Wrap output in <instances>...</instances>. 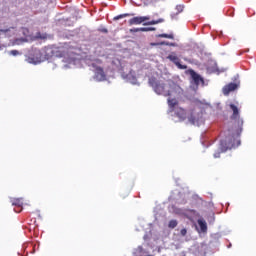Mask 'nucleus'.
Segmentation results:
<instances>
[{
  "instance_id": "1",
  "label": "nucleus",
  "mask_w": 256,
  "mask_h": 256,
  "mask_svg": "<svg viewBox=\"0 0 256 256\" xmlns=\"http://www.w3.org/2000/svg\"><path fill=\"white\" fill-rule=\"evenodd\" d=\"M229 107L232 111V115L230 116L231 124L225 132V138L220 141L221 153H225L226 151L241 145L239 137H241V133H243V119L241 118V113L239 112V107H237V105L231 103L229 104Z\"/></svg>"
},
{
  "instance_id": "2",
  "label": "nucleus",
  "mask_w": 256,
  "mask_h": 256,
  "mask_svg": "<svg viewBox=\"0 0 256 256\" xmlns=\"http://www.w3.org/2000/svg\"><path fill=\"white\" fill-rule=\"evenodd\" d=\"M149 83L151 87H153L157 95H163L164 97H171L172 95H181V91H183L181 87H179V85L172 84L167 86L164 83L157 81V79L155 78H150Z\"/></svg>"
},
{
  "instance_id": "3",
  "label": "nucleus",
  "mask_w": 256,
  "mask_h": 256,
  "mask_svg": "<svg viewBox=\"0 0 256 256\" xmlns=\"http://www.w3.org/2000/svg\"><path fill=\"white\" fill-rule=\"evenodd\" d=\"M47 51L49 49H33L29 55L26 57L27 63H31L32 65H37V63H42V61H45V59H49V55H47Z\"/></svg>"
},
{
  "instance_id": "4",
  "label": "nucleus",
  "mask_w": 256,
  "mask_h": 256,
  "mask_svg": "<svg viewBox=\"0 0 256 256\" xmlns=\"http://www.w3.org/2000/svg\"><path fill=\"white\" fill-rule=\"evenodd\" d=\"M167 59H169V61L174 63V65H176V67H178V69H187V65L181 64V60L179 59L177 54H175V52H172L171 54H169L167 56Z\"/></svg>"
},
{
  "instance_id": "5",
  "label": "nucleus",
  "mask_w": 256,
  "mask_h": 256,
  "mask_svg": "<svg viewBox=\"0 0 256 256\" xmlns=\"http://www.w3.org/2000/svg\"><path fill=\"white\" fill-rule=\"evenodd\" d=\"M151 17L149 16H136L128 20V24L131 25H141V23H145V21H149Z\"/></svg>"
},
{
  "instance_id": "6",
  "label": "nucleus",
  "mask_w": 256,
  "mask_h": 256,
  "mask_svg": "<svg viewBox=\"0 0 256 256\" xmlns=\"http://www.w3.org/2000/svg\"><path fill=\"white\" fill-rule=\"evenodd\" d=\"M176 117H178L179 121H185L187 119V111L185 109L179 107L174 110Z\"/></svg>"
},
{
  "instance_id": "7",
  "label": "nucleus",
  "mask_w": 256,
  "mask_h": 256,
  "mask_svg": "<svg viewBox=\"0 0 256 256\" xmlns=\"http://www.w3.org/2000/svg\"><path fill=\"white\" fill-rule=\"evenodd\" d=\"M95 77L98 81H105V79H107V76L105 75V71L101 67H96Z\"/></svg>"
},
{
  "instance_id": "8",
  "label": "nucleus",
  "mask_w": 256,
  "mask_h": 256,
  "mask_svg": "<svg viewBox=\"0 0 256 256\" xmlns=\"http://www.w3.org/2000/svg\"><path fill=\"white\" fill-rule=\"evenodd\" d=\"M238 85L236 83H229L228 85L223 87V95H229L232 91H235L237 89Z\"/></svg>"
},
{
  "instance_id": "9",
  "label": "nucleus",
  "mask_w": 256,
  "mask_h": 256,
  "mask_svg": "<svg viewBox=\"0 0 256 256\" xmlns=\"http://www.w3.org/2000/svg\"><path fill=\"white\" fill-rule=\"evenodd\" d=\"M167 103L170 113H173V111H175L177 109L176 107L179 105V101H177L175 98H168Z\"/></svg>"
},
{
  "instance_id": "10",
  "label": "nucleus",
  "mask_w": 256,
  "mask_h": 256,
  "mask_svg": "<svg viewBox=\"0 0 256 256\" xmlns=\"http://www.w3.org/2000/svg\"><path fill=\"white\" fill-rule=\"evenodd\" d=\"M184 215L186 219H189V221H195V219L199 217V213L196 210H188Z\"/></svg>"
},
{
  "instance_id": "11",
  "label": "nucleus",
  "mask_w": 256,
  "mask_h": 256,
  "mask_svg": "<svg viewBox=\"0 0 256 256\" xmlns=\"http://www.w3.org/2000/svg\"><path fill=\"white\" fill-rule=\"evenodd\" d=\"M191 78L193 79L195 85H199L200 83H203V78H201V75L197 74L195 71L190 72Z\"/></svg>"
},
{
  "instance_id": "12",
  "label": "nucleus",
  "mask_w": 256,
  "mask_h": 256,
  "mask_svg": "<svg viewBox=\"0 0 256 256\" xmlns=\"http://www.w3.org/2000/svg\"><path fill=\"white\" fill-rule=\"evenodd\" d=\"M188 121L189 123H191L192 125H195V123H197L199 121V117H197V114H195V112H191L188 115Z\"/></svg>"
},
{
  "instance_id": "13",
  "label": "nucleus",
  "mask_w": 256,
  "mask_h": 256,
  "mask_svg": "<svg viewBox=\"0 0 256 256\" xmlns=\"http://www.w3.org/2000/svg\"><path fill=\"white\" fill-rule=\"evenodd\" d=\"M198 225L200 227L201 233H207V222H205V220L199 219Z\"/></svg>"
},
{
  "instance_id": "14",
  "label": "nucleus",
  "mask_w": 256,
  "mask_h": 256,
  "mask_svg": "<svg viewBox=\"0 0 256 256\" xmlns=\"http://www.w3.org/2000/svg\"><path fill=\"white\" fill-rule=\"evenodd\" d=\"M11 203L14 207H23V198H14Z\"/></svg>"
},
{
  "instance_id": "15",
  "label": "nucleus",
  "mask_w": 256,
  "mask_h": 256,
  "mask_svg": "<svg viewBox=\"0 0 256 256\" xmlns=\"http://www.w3.org/2000/svg\"><path fill=\"white\" fill-rule=\"evenodd\" d=\"M165 20L163 18H159L158 20H151L149 22H145L143 25H159V23H163Z\"/></svg>"
},
{
  "instance_id": "16",
  "label": "nucleus",
  "mask_w": 256,
  "mask_h": 256,
  "mask_svg": "<svg viewBox=\"0 0 256 256\" xmlns=\"http://www.w3.org/2000/svg\"><path fill=\"white\" fill-rule=\"evenodd\" d=\"M134 14H129V13H125V14H120L116 17H114V21H119V19H125V17H133Z\"/></svg>"
},
{
  "instance_id": "17",
  "label": "nucleus",
  "mask_w": 256,
  "mask_h": 256,
  "mask_svg": "<svg viewBox=\"0 0 256 256\" xmlns=\"http://www.w3.org/2000/svg\"><path fill=\"white\" fill-rule=\"evenodd\" d=\"M158 37L162 39H174L173 34H159Z\"/></svg>"
},
{
  "instance_id": "18",
  "label": "nucleus",
  "mask_w": 256,
  "mask_h": 256,
  "mask_svg": "<svg viewBox=\"0 0 256 256\" xmlns=\"http://www.w3.org/2000/svg\"><path fill=\"white\" fill-rule=\"evenodd\" d=\"M149 31H156L155 27H142L141 32L142 33H147Z\"/></svg>"
},
{
  "instance_id": "19",
  "label": "nucleus",
  "mask_w": 256,
  "mask_h": 256,
  "mask_svg": "<svg viewBox=\"0 0 256 256\" xmlns=\"http://www.w3.org/2000/svg\"><path fill=\"white\" fill-rule=\"evenodd\" d=\"M177 220H170L169 224H168V227L170 229H175V227H177Z\"/></svg>"
},
{
  "instance_id": "20",
  "label": "nucleus",
  "mask_w": 256,
  "mask_h": 256,
  "mask_svg": "<svg viewBox=\"0 0 256 256\" xmlns=\"http://www.w3.org/2000/svg\"><path fill=\"white\" fill-rule=\"evenodd\" d=\"M185 9V6L183 5H177L176 6V11H177V15L178 13H183V10Z\"/></svg>"
},
{
  "instance_id": "21",
  "label": "nucleus",
  "mask_w": 256,
  "mask_h": 256,
  "mask_svg": "<svg viewBox=\"0 0 256 256\" xmlns=\"http://www.w3.org/2000/svg\"><path fill=\"white\" fill-rule=\"evenodd\" d=\"M142 29H143V28H131V29L129 30V32H130V33H139V32H141Z\"/></svg>"
},
{
  "instance_id": "22",
  "label": "nucleus",
  "mask_w": 256,
  "mask_h": 256,
  "mask_svg": "<svg viewBox=\"0 0 256 256\" xmlns=\"http://www.w3.org/2000/svg\"><path fill=\"white\" fill-rule=\"evenodd\" d=\"M9 54L13 55L14 57H17V55H19V52L17 50H11Z\"/></svg>"
},
{
  "instance_id": "23",
  "label": "nucleus",
  "mask_w": 256,
  "mask_h": 256,
  "mask_svg": "<svg viewBox=\"0 0 256 256\" xmlns=\"http://www.w3.org/2000/svg\"><path fill=\"white\" fill-rule=\"evenodd\" d=\"M180 234L182 235V237H185V235H187V229L183 228V229L180 231Z\"/></svg>"
},
{
  "instance_id": "24",
  "label": "nucleus",
  "mask_w": 256,
  "mask_h": 256,
  "mask_svg": "<svg viewBox=\"0 0 256 256\" xmlns=\"http://www.w3.org/2000/svg\"><path fill=\"white\" fill-rule=\"evenodd\" d=\"M98 31H100V33H109V30H107V28H100L98 29Z\"/></svg>"
},
{
  "instance_id": "25",
  "label": "nucleus",
  "mask_w": 256,
  "mask_h": 256,
  "mask_svg": "<svg viewBox=\"0 0 256 256\" xmlns=\"http://www.w3.org/2000/svg\"><path fill=\"white\" fill-rule=\"evenodd\" d=\"M219 157H221V152H215L214 153V158L219 159Z\"/></svg>"
},
{
  "instance_id": "26",
  "label": "nucleus",
  "mask_w": 256,
  "mask_h": 256,
  "mask_svg": "<svg viewBox=\"0 0 256 256\" xmlns=\"http://www.w3.org/2000/svg\"><path fill=\"white\" fill-rule=\"evenodd\" d=\"M152 46H155V45H165V42H161V43H151Z\"/></svg>"
},
{
  "instance_id": "27",
  "label": "nucleus",
  "mask_w": 256,
  "mask_h": 256,
  "mask_svg": "<svg viewBox=\"0 0 256 256\" xmlns=\"http://www.w3.org/2000/svg\"><path fill=\"white\" fill-rule=\"evenodd\" d=\"M171 47H175V43H170L169 44Z\"/></svg>"
}]
</instances>
